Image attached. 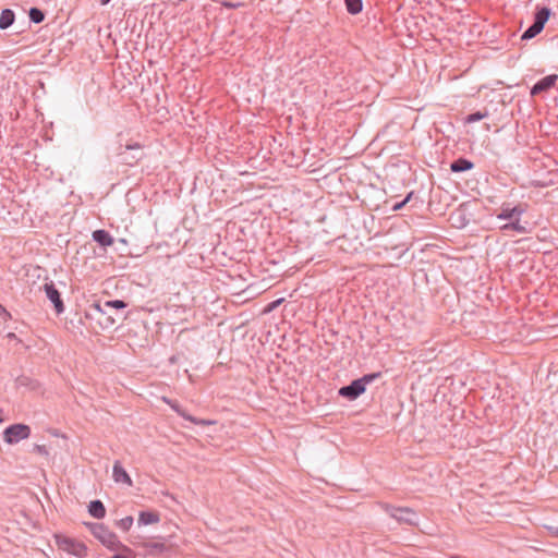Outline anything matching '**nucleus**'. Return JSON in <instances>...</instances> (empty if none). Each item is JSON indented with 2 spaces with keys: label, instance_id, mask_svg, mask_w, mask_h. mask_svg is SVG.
I'll return each instance as SVG.
<instances>
[{
  "label": "nucleus",
  "instance_id": "nucleus-1",
  "mask_svg": "<svg viewBox=\"0 0 558 558\" xmlns=\"http://www.w3.org/2000/svg\"><path fill=\"white\" fill-rule=\"evenodd\" d=\"M284 194L289 196V199L281 195L283 203H287V206L281 208V221L288 219V227L286 228L281 223V245L283 244L284 246L294 248L298 246V243H300V234L303 226L294 218H289V216H293L302 206V193L300 190L292 189L288 191L286 189Z\"/></svg>",
  "mask_w": 558,
  "mask_h": 558
},
{
  "label": "nucleus",
  "instance_id": "nucleus-2",
  "mask_svg": "<svg viewBox=\"0 0 558 558\" xmlns=\"http://www.w3.org/2000/svg\"><path fill=\"white\" fill-rule=\"evenodd\" d=\"M87 527L90 533L97 538L104 546L110 550H122L128 554H133V550L126 545L122 544L117 534L113 533L102 523H87Z\"/></svg>",
  "mask_w": 558,
  "mask_h": 558
},
{
  "label": "nucleus",
  "instance_id": "nucleus-3",
  "mask_svg": "<svg viewBox=\"0 0 558 558\" xmlns=\"http://www.w3.org/2000/svg\"><path fill=\"white\" fill-rule=\"evenodd\" d=\"M381 373H371L366 374L361 378L352 380L349 385L343 386L339 389V396L348 399L355 400L362 393H364L366 389V385L371 384L375 379L379 378Z\"/></svg>",
  "mask_w": 558,
  "mask_h": 558
},
{
  "label": "nucleus",
  "instance_id": "nucleus-4",
  "mask_svg": "<svg viewBox=\"0 0 558 558\" xmlns=\"http://www.w3.org/2000/svg\"><path fill=\"white\" fill-rule=\"evenodd\" d=\"M380 508L400 524L416 525L417 513L409 507H396L386 502L380 504Z\"/></svg>",
  "mask_w": 558,
  "mask_h": 558
},
{
  "label": "nucleus",
  "instance_id": "nucleus-5",
  "mask_svg": "<svg viewBox=\"0 0 558 558\" xmlns=\"http://www.w3.org/2000/svg\"><path fill=\"white\" fill-rule=\"evenodd\" d=\"M54 539L59 549L77 558H85L87 556V546L84 543L60 534L54 535Z\"/></svg>",
  "mask_w": 558,
  "mask_h": 558
},
{
  "label": "nucleus",
  "instance_id": "nucleus-6",
  "mask_svg": "<svg viewBox=\"0 0 558 558\" xmlns=\"http://www.w3.org/2000/svg\"><path fill=\"white\" fill-rule=\"evenodd\" d=\"M550 16V10L546 7L539 8L534 14L532 25H530L521 36L522 40H530L536 37L543 29Z\"/></svg>",
  "mask_w": 558,
  "mask_h": 558
},
{
  "label": "nucleus",
  "instance_id": "nucleus-7",
  "mask_svg": "<svg viewBox=\"0 0 558 558\" xmlns=\"http://www.w3.org/2000/svg\"><path fill=\"white\" fill-rule=\"evenodd\" d=\"M31 427L24 423L9 425L2 433L3 440L9 445L17 444L31 436Z\"/></svg>",
  "mask_w": 558,
  "mask_h": 558
},
{
  "label": "nucleus",
  "instance_id": "nucleus-8",
  "mask_svg": "<svg viewBox=\"0 0 558 558\" xmlns=\"http://www.w3.org/2000/svg\"><path fill=\"white\" fill-rule=\"evenodd\" d=\"M118 157L121 163L133 167L144 157L143 147L138 143L120 146Z\"/></svg>",
  "mask_w": 558,
  "mask_h": 558
},
{
  "label": "nucleus",
  "instance_id": "nucleus-9",
  "mask_svg": "<svg viewBox=\"0 0 558 558\" xmlns=\"http://www.w3.org/2000/svg\"><path fill=\"white\" fill-rule=\"evenodd\" d=\"M44 291L46 293L47 299L53 304V308H54L56 313L57 314L63 313L65 306H64L63 300L61 298V293L56 288V284L53 283V281L46 282L44 284Z\"/></svg>",
  "mask_w": 558,
  "mask_h": 558
},
{
  "label": "nucleus",
  "instance_id": "nucleus-10",
  "mask_svg": "<svg viewBox=\"0 0 558 558\" xmlns=\"http://www.w3.org/2000/svg\"><path fill=\"white\" fill-rule=\"evenodd\" d=\"M526 207L527 205L522 203L513 207H510L509 204H502L496 217L500 220H512L521 217L526 211Z\"/></svg>",
  "mask_w": 558,
  "mask_h": 558
},
{
  "label": "nucleus",
  "instance_id": "nucleus-11",
  "mask_svg": "<svg viewBox=\"0 0 558 558\" xmlns=\"http://www.w3.org/2000/svg\"><path fill=\"white\" fill-rule=\"evenodd\" d=\"M557 81H558L557 74H549V75L541 78L531 88V96L534 97V96H537V95L548 92L551 87L555 86Z\"/></svg>",
  "mask_w": 558,
  "mask_h": 558
},
{
  "label": "nucleus",
  "instance_id": "nucleus-12",
  "mask_svg": "<svg viewBox=\"0 0 558 558\" xmlns=\"http://www.w3.org/2000/svg\"><path fill=\"white\" fill-rule=\"evenodd\" d=\"M112 477L116 483H123L129 486H132L133 482L129 473L122 466L120 461H116L112 470Z\"/></svg>",
  "mask_w": 558,
  "mask_h": 558
},
{
  "label": "nucleus",
  "instance_id": "nucleus-13",
  "mask_svg": "<svg viewBox=\"0 0 558 558\" xmlns=\"http://www.w3.org/2000/svg\"><path fill=\"white\" fill-rule=\"evenodd\" d=\"M15 387L37 391L40 388V383L36 378L23 374L15 379Z\"/></svg>",
  "mask_w": 558,
  "mask_h": 558
},
{
  "label": "nucleus",
  "instance_id": "nucleus-14",
  "mask_svg": "<svg viewBox=\"0 0 558 558\" xmlns=\"http://www.w3.org/2000/svg\"><path fill=\"white\" fill-rule=\"evenodd\" d=\"M450 221L457 228H463L470 222L463 205L450 214Z\"/></svg>",
  "mask_w": 558,
  "mask_h": 558
},
{
  "label": "nucleus",
  "instance_id": "nucleus-15",
  "mask_svg": "<svg viewBox=\"0 0 558 558\" xmlns=\"http://www.w3.org/2000/svg\"><path fill=\"white\" fill-rule=\"evenodd\" d=\"M92 238L101 247L111 246L114 242L112 235L105 229L93 231Z\"/></svg>",
  "mask_w": 558,
  "mask_h": 558
},
{
  "label": "nucleus",
  "instance_id": "nucleus-16",
  "mask_svg": "<svg viewBox=\"0 0 558 558\" xmlns=\"http://www.w3.org/2000/svg\"><path fill=\"white\" fill-rule=\"evenodd\" d=\"M88 513L95 519H104L106 515V508L101 500H92L88 505Z\"/></svg>",
  "mask_w": 558,
  "mask_h": 558
},
{
  "label": "nucleus",
  "instance_id": "nucleus-17",
  "mask_svg": "<svg viewBox=\"0 0 558 558\" xmlns=\"http://www.w3.org/2000/svg\"><path fill=\"white\" fill-rule=\"evenodd\" d=\"M500 230L502 232H508V231L513 230L520 234L529 233L526 226L521 223L520 217L509 220V222H507L500 227Z\"/></svg>",
  "mask_w": 558,
  "mask_h": 558
},
{
  "label": "nucleus",
  "instance_id": "nucleus-18",
  "mask_svg": "<svg viewBox=\"0 0 558 558\" xmlns=\"http://www.w3.org/2000/svg\"><path fill=\"white\" fill-rule=\"evenodd\" d=\"M473 168L474 163L471 160L463 157H460L450 163V170L457 173L469 171L472 170Z\"/></svg>",
  "mask_w": 558,
  "mask_h": 558
},
{
  "label": "nucleus",
  "instance_id": "nucleus-19",
  "mask_svg": "<svg viewBox=\"0 0 558 558\" xmlns=\"http://www.w3.org/2000/svg\"><path fill=\"white\" fill-rule=\"evenodd\" d=\"M160 520L159 513L156 511H141L138 514V524L140 525H148L158 523Z\"/></svg>",
  "mask_w": 558,
  "mask_h": 558
},
{
  "label": "nucleus",
  "instance_id": "nucleus-20",
  "mask_svg": "<svg viewBox=\"0 0 558 558\" xmlns=\"http://www.w3.org/2000/svg\"><path fill=\"white\" fill-rule=\"evenodd\" d=\"M15 21V13L11 9H3L0 14V29L9 28Z\"/></svg>",
  "mask_w": 558,
  "mask_h": 558
},
{
  "label": "nucleus",
  "instance_id": "nucleus-21",
  "mask_svg": "<svg viewBox=\"0 0 558 558\" xmlns=\"http://www.w3.org/2000/svg\"><path fill=\"white\" fill-rule=\"evenodd\" d=\"M28 17L32 23L39 24L44 22L46 13L37 7H33L28 11Z\"/></svg>",
  "mask_w": 558,
  "mask_h": 558
},
{
  "label": "nucleus",
  "instance_id": "nucleus-22",
  "mask_svg": "<svg viewBox=\"0 0 558 558\" xmlns=\"http://www.w3.org/2000/svg\"><path fill=\"white\" fill-rule=\"evenodd\" d=\"M347 11L352 14H359L363 9L362 0H344Z\"/></svg>",
  "mask_w": 558,
  "mask_h": 558
},
{
  "label": "nucleus",
  "instance_id": "nucleus-23",
  "mask_svg": "<svg viewBox=\"0 0 558 558\" xmlns=\"http://www.w3.org/2000/svg\"><path fill=\"white\" fill-rule=\"evenodd\" d=\"M487 117H488V112L486 110L484 112L476 111V112L468 114L465 117L464 121H465V123H474V122L481 121Z\"/></svg>",
  "mask_w": 558,
  "mask_h": 558
},
{
  "label": "nucleus",
  "instance_id": "nucleus-24",
  "mask_svg": "<svg viewBox=\"0 0 558 558\" xmlns=\"http://www.w3.org/2000/svg\"><path fill=\"white\" fill-rule=\"evenodd\" d=\"M133 522H134L133 517L128 515L121 520H118L116 522V526H118L119 529H121L124 532H128L132 527Z\"/></svg>",
  "mask_w": 558,
  "mask_h": 558
},
{
  "label": "nucleus",
  "instance_id": "nucleus-25",
  "mask_svg": "<svg viewBox=\"0 0 558 558\" xmlns=\"http://www.w3.org/2000/svg\"><path fill=\"white\" fill-rule=\"evenodd\" d=\"M178 413L185 420L196 424V425H202V426H206V425H209L211 424L210 421H207V420H202V418H196L195 416H192L190 414H185L184 412H180L178 411Z\"/></svg>",
  "mask_w": 558,
  "mask_h": 558
},
{
  "label": "nucleus",
  "instance_id": "nucleus-26",
  "mask_svg": "<svg viewBox=\"0 0 558 558\" xmlns=\"http://www.w3.org/2000/svg\"><path fill=\"white\" fill-rule=\"evenodd\" d=\"M271 325L269 326V329L265 332V343H270V344H275L276 343V332L279 330V326L278 324H275V332L271 331L270 329Z\"/></svg>",
  "mask_w": 558,
  "mask_h": 558
},
{
  "label": "nucleus",
  "instance_id": "nucleus-27",
  "mask_svg": "<svg viewBox=\"0 0 558 558\" xmlns=\"http://www.w3.org/2000/svg\"><path fill=\"white\" fill-rule=\"evenodd\" d=\"M104 306L112 307L116 310H123L128 306V304L123 300H112V301L105 302Z\"/></svg>",
  "mask_w": 558,
  "mask_h": 558
},
{
  "label": "nucleus",
  "instance_id": "nucleus-28",
  "mask_svg": "<svg viewBox=\"0 0 558 558\" xmlns=\"http://www.w3.org/2000/svg\"><path fill=\"white\" fill-rule=\"evenodd\" d=\"M413 195H414V192L411 191L410 193H408V195L401 202L395 203L392 205L391 209L393 211H398V210L402 209L411 201Z\"/></svg>",
  "mask_w": 558,
  "mask_h": 558
},
{
  "label": "nucleus",
  "instance_id": "nucleus-29",
  "mask_svg": "<svg viewBox=\"0 0 558 558\" xmlns=\"http://www.w3.org/2000/svg\"><path fill=\"white\" fill-rule=\"evenodd\" d=\"M146 547L150 549L151 551H163L167 549L166 545L163 543H150L147 544Z\"/></svg>",
  "mask_w": 558,
  "mask_h": 558
},
{
  "label": "nucleus",
  "instance_id": "nucleus-30",
  "mask_svg": "<svg viewBox=\"0 0 558 558\" xmlns=\"http://www.w3.org/2000/svg\"><path fill=\"white\" fill-rule=\"evenodd\" d=\"M33 452H36V453L45 456V457L49 456V451H48V449L46 448L45 445H37V444H35L33 446Z\"/></svg>",
  "mask_w": 558,
  "mask_h": 558
},
{
  "label": "nucleus",
  "instance_id": "nucleus-31",
  "mask_svg": "<svg viewBox=\"0 0 558 558\" xmlns=\"http://www.w3.org/2000/svg\"><path fill=\"white\" fill-rule=\"evenodd\" d=\"M279 306V299L270 302L265 308L264 313H269Z\"/></svg>",
  "mask_w": 558,
  "mask_h": 558
},
{
  "label": "nucleus",
  "instance_id": "nucleus-32",
  "mask_svg": "<svg viewBox=\"0 0 558 558\" xmlns=\"http://www.w3.org/2000/svg\"><path fill=\"white\" fill-rule=\"evenodd\" d=\"M95 311H97L98 313L100 314H105V310L102 308V306L99 304V303H95L93 304L92 306Z\"/></svg>",
  "mask_w": 558,
  "mask_h": 558
},
{
  "label": "nucleus",
  "instance_id": "nucleus-33",
  "mask_svg": "<svg viewBox=\"0 0 558 558\" xmlns=\"http://www.w3.org/2000/svg\"><path fill=\"white\" fill-rule=\"evenodd\" d=\"M272 368H274V371H275L276 373H277V372H279V364L271 363V365L269 366L268 372H269V373H272Z\"/></svg>",
  "mask_w": 558,
  "mask_h": 558
},
{
  "label": "nucleus",
  "instance_id": "nucleus-34",
  "mask_svg": "<svg viewBox=\"0 0 558 558\" xmlns=\"http://www.w3.org/2000/svg\"><path fill=\"white\" fill-rule=\"evenodd\" d=\"M550 533L553 536L558 537V526L550 527Z\"/></svg>",
  "mask_w": 558,
  "mask_h": 558
},
{
  "label": "nucleus",
  "instance_id": "nucleus-35",
  "mask_svg": "<svg viewBox=\"0 0 558 558\" xmlns=\"http://www.w3.org/2000/svg\"><path fill=\"white\" fill-rule=\"evenodd\" d=\"M106 320H107L108 324H111V325L114 324V319L111 316H108L106 318Z\"/></svg>",
  "mask_w": 558,
  "mask_h": 558
},
{
  "label": "nucleus",
  "instance_id": "nucleus-36",
  "mask_svg": "<svg viewBox=\"0 0 558 558\" xmlns=\"http://www.w3.org/2000/svg\"><path fill=\"white\" fill-rule=\"evenodd\" d=\"M110 558H128V557H126V556H124V555H121V554H116V555H113V556H112V557H110Z\"/></svg>",
  "mask_w": 558,
  "mask_h": 558
},
{
  "label": "nucleus",
  "instance_id": "nucleus-37",
  "mask_svg": "<svg viewBox=\"0 0 558 558\" xmlns=\"http://www.w3.org/2000/svg\"><path fill=\"white\" fill-rule=\"evenodd\" d=\"M8 338H10V339H16V336H15V333H13V332H9V333H8Z\"/></svg>",
  "mask_w": 558,
  "mask_h": 558
},
{
  "label": "nucleus",
  "instance_id": "nucleus-38",
  "mask_svg": "<svg viewBox=\"0 0 558 558\" xmlns=\"http://www.w3.org/2000/svg\"><path fill=\"white\" fill-rule=\"evenodd\" d=\"M111 0H100L101 5H107Z\"/></svg>",
  "mask_w": 558,
  "mask_h": 558
},
{
  "label": "nucleus",
  "instance_id": "nucleus-39",
  "mask_svg": "<svg viewBox=\"0 0 558 558\" xmlns=\"http://www.w3.org/2000/svg\"><path fill=\"white\" fill-rule=\"evenodd\" d=\"M0 310L8 314V312L5 311V308L1 304H0Z\"/></svg>",
  "mask_w": 558,
  "mask_h": 558
},
{
  "label": "nucleus",
  "instance_id": "nucleus-40",
  "mask_svg": "<svg viewBox=\"0 0 558 558\" xmlns=\"http://www.w3.org/2000/svg\"><path fill=\"white\" fill-rule=\"evenodd\" d=\"M227 8H234L233 4H226Z\"/></svg>",
  "mask_w": 558,
  "mask_h": 558
},
{
  "label": "nucleus",
  "instance_id": "nucleus-41",
  "mask_svg": "<svg viewBox=\"0 0 558 558\" xmlns=\"http://www.w3.org/2000/svg\"><path fill=\"white\" fill-rule=\"evenodd\" d=\"M2 413V410L0 409V414ZM3 422V418L0 416V423Z\"/></svg>",
  "mask_w": 558,
  "mask_h": 558
}]
</instances>
